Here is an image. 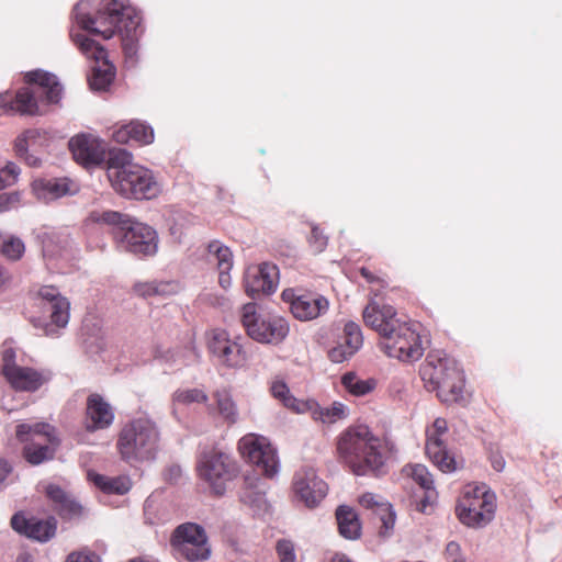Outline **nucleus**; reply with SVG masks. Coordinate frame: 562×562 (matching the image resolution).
<instances>
[{"label":"nucleus","mask_w":562,"mask_h":562,"mask_svg":"<svg viewBox=\"0 0 562 562\" xmlns=\"http://www.w3.org/2000/svg\"><path fill=\"white\" fill-rule=\"evenodd\" d=\"M74 16L81 30L103 40L120 33L125 57L135 61L140 18L127 0H80Z\"/></svg>","instance_id":"1"},{"label":"nucleus","mask_w":562,"mask_h":562,"mask_svg":"<svg viewBox=\"0 0 562 562\" xmlns=\"http://www.w3.org/2000/svg\"><path fill=\"white\" fill-rule=\"evenodd\" d=\"M363 322L381 337L380 347L391 358L401 361L419 360L425 351L420 325L400 317L389 304L372 299L362 312Z\"/></svg>","instance_id":"2"},{"label":"nucleus","mask_w":562,"mask_h":562,"mask_svg":"<svg viewBox=\"0 0 562 562\" xmlns=\"http://www.w3.org/2000/svg\"><path fill=\"white\" fill-rule=\"evenodd\" d=\"M106 175L112 188L127 199L149 200L160 191L151 171L133 162V156L126 149L109 151Z\"/></svg>","instance_id":"3"},{"label":"nucleus","mask_w":562,"mask_h":562,"mask_svg":"<svg viewBox=\"0 0 562 562\" xmlns=\"http://www.w3.org/2000/svg\"><path fill=\"white\" fill-rule=\"evenodd\" d=\"M339 456L357 475L378 473L385 462V447L367 425L348 427L338 439Z\"/></svg>","instance_id":"4"},{"label":"nucleus","mask_w":562,"mask_h":562,"mask_svg":"<svg viewBox=\"0 0 562 562\" xmlns=\"http://www.w3.org/2000/svg\"><path fill=\"white\" fill-rule=\"evenodd\" d=\"M94 223L113 225L112 235L119 250L136 256H153L158 249V236L149 225L114 211H93Z\"/></svg>","instance_id":"5"},{"label":"nucleus","mask_w":562,"mask_h":562,"mask_svg":"<svg viewBox=\"0 0 562 562\" xmlns=\"http://www.w3.org/2000/svg\"><path fill=\"white\" fill-rule=\"evenodd\" d=\"M25 81L32 87L22 88L13 99L9 92L0 94V113H38V98L47 103H57L61 99L63 87L55 75L36 69L25 74Z\"/></svg>","instance_id":"6"},{"label":"nucleus","mask_w":562,"mask_h":562,"mask_svg":"<svg viewBox=\"0 0 562 562\" xmlns=\"http://www.w3.org/2000/svg\"><path fill=\"white\" fill-rule=\"evenodd\" d=\"M159 442L157 424L148 417H138L123 426L116 446L124 461L144 462L156 459Z\"/></svg>","instance_id":"7"},{"label":"nucleus","mask_w":562,"mask_h":562,"mask_svg":"<svg viewBox=\"0 0 562 562\" xmlns=\"http://www.w3.org/2000/svg\"><path fill=\"white\" fill-rule=\"evenodd\" d=\"M423 381L436 390L446 403H457L463 398L464 375L456 360L439 355H429L420 368Z\"/></svg>","instance_id":"8"},{"label":"nucleus","mask_w":562,"mask_h":562,"mask_svg":"<svg viewBox=\"0 0 562 562\" xmlns=\"http://www.w3.org/2000/svg\"><path fill=\"white\" fill-rule=\"evenodd\" d=\"M495 501V494L485 484L468 485L457 505L460 521L472 528L486 526L494 517Z\"/></svg>","instance_id":"9"},{"label":"nucleus","mask_w":562,"mask_h":562,"mask_svg":"<svg viewBox=\"0 0 562 562\" xmlns=\"http://www.w3.org/2000/svg\"><path fill=\"white\" fill-rule=\"evenodd\" d=\"M241 323L248 336L260 344L278 345L285 339L290 330L284 317L258 315L252 303L243 306Z\"/></svg>","instance_id":"10"},{"label":"nucleus","mask_w":562,"mask_h":562,"mask_svg":"<svg viewBox=\"0 0 562 562\" xmlns=\"http://www.w3.org/2000/svg\"><path fill=\"white\" fill-rule=\"evenodd\" d=\"M70 36L80 52L95 63L89 77L90 88L94 91H105L115 77V68L110 63L106 50L88 35L71 31Z\"/></svg>","instance_id":"11"},{"label":"nucleus","mask_w":562,"mask_h":562,"mask_svg":"<svg viewBox=\"0 0 562 562\" xmlns=\"http://www.w3.org/2000/svg\"><path fill=\"white\" fill-rule=\"evenodd\" d=\"M198 472L215 494H223L227 482L238 472L235 460L226 452L212 449L202 453L198 462Z\"/></svg>","instance_id":"12"},{"label":"nucleus","mask_w":562,"mask_h":562,"mask_svg":"<svg viewBox=\"0 0 562 562\" xmlns=\"http://www.w3.org/2000/svg\"><path fill=\"white\" fill-rule=\"evenodd\" d=\"M241 457L256 465L268 477H273L279 471V460L276 449L269 439L258 434H247L238 441Z\"/></svg>","instance_id":"13"},{"label":"nucleus","mask_w":562,"mask_h":562,"mask_svg":"<svg viewBox=\"0 0 562 562\" xmlns=\"http://www.w3.org/2000/svg\"><path fill=\"white\" fill-rule=\"evenodd\" d=\"M171 546L179 557L190 562L207 560L211 554L206 535L203 528L195 524L188 522L177 527Z\"/></svg>","instance_id":"14"},{"label":"nucleus","mask_w":562,"mask_h":562,"mask_svg":"<svg viewBox=\"0 0 562 562\" xmlns=\"http://www.w3.org/2000/svg\"><path fill=\"white\" fill-rule=\"evenodd\" d=\"M1 372L12 389L20 392H35L48 381L42 372L22 367L15 362V351L8 348L2 352Z\"/></svg>","instance_id":"15"},{"label":"nucleus","mask_w":562,"mask_h":562,"mask_svg":"<svg viewBox=\"0 0 562 562\" xmlns=\"http://www.w3.org/2000/svg\"><path fill=\"white\" fill-rule=\"evenodd\" d=\"M282 300L290 305L293 316L302 322L315 319L324 315L329 308V301L315 292L297 293L286 289L281 294Z\"/></svg>","instance_id":"16"},{"label":"nucleus","mask_w":562,"mask_h":562,"mask_svg":"<svg viewBox=\"0 0 562 562\" xmlns=\"http://www.w3.org/2000/svg\"><path fill=\"white\" fill-rule=\"evenodd\" d=\"M293 490L296 497L308 508H314L327 495V484L318 477L312 467H302L293 477Z\"/></svg>","instance_id":"17"},{"label":"nucleus","mask_w":562,"mask_h":562,"mask_svg":"<svg viewBox=\"0 0 562 562\" xmlns=\"http://www.w3.org/2000/svg\"><path fill=\"white\" fill-rule=\"evenodd\" d=\"M447 430L446 419L437 418L434 422L431 430L427 432L426 453L440 471L451 473L458 469V461L441 439Z\"/></svg>","instance_id":"18"},{"label":"nucleus","mask_w":562,"mask_h":562,"mask_svg":"<svg viewBox=\"0 0 562 562\" xmlns=\"http://www.w3.org/2000/svg\"><path fill=\"white\" fill-rule=\"evenodd\" d=\"M69 149L74 159L85 167L101 165L105 159L104 142L91 134L74 136L69 140Z\"/></svg>","instance_id":"19"},{"label":"nucleus","mask_w":562,"mask_h":562,"mask_svg":"<svg viewBox=\"0 0 562 562\" xmlns=\"http://www.w3.org/2000/svg\"><path fill=\"white\" fill-rule=\"evenodd\" d=\"M278 268L265 262L249 267L245 272V290L248 295L255 297L260 293L269 294L277 289Z\"/></svg>","instance_id":"20"},{"label":"nucleus","mask_w":562,"mask_h":562,"mask_svg":"<svg viewBox=\"0 0 562 562\" xmlns=\"http://www.w3.org/2000/svg\"><path fill=\"white\" fill-rule=\"evenodd\" d=\"M11 526L19 533L41 542L48 541L53 538L57 528L55 518L41 520L34 517L26 518L22 514H15L11 518Z\"/></svg>","instance_id":"21"},{"label":"nucleus","mask_w":562,"mask_h":562,"mask_svg":"<svg viewBox=\"0 0 562 562\" xmlns=\"http://www.w3.org/2000/svg\"><path fill=\"white\" fill-rule=\"evenodd\" d=\"M363 344V337L358 324L348 322L344 327L341 340L328 351V358L335 363L349 360Z\"/></svg>","instance_id":"22"},{"label":"nucleus","mask_w":562,"mask_h":562,"mask_svg":"<svg viewBox=\"0 0 562 562\" xmlns=\"http://www.w3.org/2000/svg\"><path fill=\"white\" fill-rule=\"evenodd\" d=\"M32 190L37 200L48 203L77 193L78 186L68 178L37 179L33 181Z\"/></svg>","instance_id":"23"},{"label":"nucleus","mask_w":562,"mask_h":562,"mask_svg":"<svg viewBox=\"0 0 562 562\" xmlns=\"http://www.w3.org/2000/svg\"><path fill=\"white\" fill-rule=\"evenodd\" d=\"M38 296L46 302L50 310L52 325L65 328L69 322L70 303L55 286L45 285L38 290Z\"/></svg>","instance_id":"24"},{"label":"nucleus","mask_w":562,"mask_h":562,"mask_svg":"<svg viewBox=\"0 0 562 562\" xmlns=\"http://www.w3.org/2000/svg\"><path fill=\"white\" fill-rule=\"evenodd\" d=\"M114 419L111 406L99 394H91L87 400V424L89 431L108 428Z\"/></svg>","instance_id":"25"},{"label":"nucleus","mask_w":562,"mask_h":562,"mask_svg":"<svg viewBox=\"0 0 562 562\" xmlns=\"http://www.w3.org/2000/svg\"><path fill=\"white\" fill-rule=\"evenodd\" d=\"M304 414H310L313 420L331 425L349 416V408L340 402H334L328 407H322L315 400L307 398Z\"/></svg>","instance_id":"26"},{"label":"nucleus","mask_w":562,"mask_h":562,"mask_svg":"<svg viewBox=\"0 0 562 562\" xmlns=\"http://www.w3.org/2000/svg\"><path fill=\"white\" fill-rule=\"evenodd\" d=\"M116 143L125 144L131 140L140 145H148L154 142V131L151 126L140 121H132L126 125H122L112 134Z\"/></svg>","instance_id":"27"},{"label":"nucleus","mask_w":562,"mask_h":562,"mask_svg":"<svg viewBox=\"0 0 562 562\" xmlns=\"http://www.w3.org/2000/svg\"><path fill=\"white\" fill-rule=\"evenodd\" d=\"M46 496L63 517L74 518L82 514V506L69 493L56 484H48L46 486Z\"/></svg>","instance_id":"28"},{"label":"nucleus","mask_w":562,"mask_h":562,"mask_svg":"<svg viewBox=\"0 0 562 562\" xmlns=\"http://www.w3.org/2000/svg\"><path fill=\"white\" fill-rule=\"evenodd\" d=\"M16 437L21 441H47L56 443L55 428L47 423L20 424L16 426Z\"/></svg>","instance_id":"29"},{"label":"nucleus","mask_w":562,"mask_h":562,"mask_svg":"<svg viewBox=\"0 0 562 562\" xmlns=\"http://www.w3.org/2000/svg\"><path fill=\"white\" fill-rule=\"evenodd\" d=\"M88 480L105 494H126L131 487V480L125 476L110 477L93 471L88 472Z\"/></svg>","instance_id":"30"},{"label":"nucleus","mask_w":562,"mask_h":562,"mask_svg":"<svg viewBox=\"0 0 562 562\" xmlns=\"http://www.w3.org/2000/svg\"><path fill=\"white\" fill-rule=\"evenodd\" d=\"M336 518L340 535L350 540L359 538L361 526L357 514L348 506H339Z\"/></svg>","instance_id":"31"},{"label":"nucleus","mask_w":562,"mask_h":562,"mask_svg":"<svg viewBox=\"0 0 562 562\" xmlns=\"http://www.w3.org/2000/svg\"><path fill=\"white\" fill-rule=\"evenodd\" d=\"M271 394L274 398L279 400L284 407L296 413L304 414V408L307 404V400H299L291 394V391L286 383L282 380H276L271 384Z\"/></svg>","instance_id":"32"},{"label":"nucleus","mask_w":562,"mask_h":562,"mask_svg":"<svg viewBox=\"0 0 562 562\" xmlns=\"http://www.w3.org/2000/svg\"><path fill=\"white\" fill-rule=\"evenodd\" d=\"M41 137V132L37 130H29L15 140V151L18 156L23 157L29 166L36 167L40 165V159L29 154L30 148L37 146V140Z\"/></svg>","instance_id":"33"},{"label":"nucleus","mask_w":562,"mask_h":562,"mask_svg":"<svg viewBox=\"0 0 562 562\" xmlns=\"http://www.w3.org/2000/svg\"><path fill=\"white\" fill-rule=\"evenodd\" d=\"M216 358L229 368H241L247 362V353L236 339H232Z\"/></svg>","instance_id":"34"},{"label":"nucleus","mask_w":562,"mask_h":562,"mask_svg":"<svg viewBox=\"0 0 562 562\" xmlns=\"http://www.w3.org/2000/svg\"><path fill=\"white\" fill-rule=\"evenodd\" d=\"M53 443L47 441H33L27 443L23 449V454L26 461L31 464L37 465L54 457L55 449Z\"/></svg>","instance_id":"35"},{"label":"nucleus","mask_w":562,"mask_h":562,"mask_svg":"<svg viewBox=\"0 0 562 562\" xmlns=\"http://www.w3.org/2000/svg\"><path fill=\"white\" fill-rule=\"evenodd\" d=\"M342 386L355 396H364L375 389L373 379H361L355 372H347L341 376Z\"/></svg>","instance_id":"36"},{"label":"nucleus","mask_w":562,"mask_h":562,"mask_svg":"<svg viewBox=\"0 0 562 562\" xmlns=\"http://www.w3.org/2000/svg\"><path fill=\"white\" fill-rule=\"evenodd\" d=\"M209 260L216 263L218 271H231L233 267V254L231 249L218 240H213L207 246Z\"/></svg>","instance_id":"37"},{"label":"nucleus","mask_w":562,"mask_h":562,"mask_svg":"<svg viewBox=\"0 0 562 562\" xmlns=\"http://www.w3.org/2000/svg\"><path fill=\"white\" fill-rule=\"evenodd\" d=\"M214 397L222 418L229 425L236 424L239 414L232 395L227 391H218L214 394Z\"/></svg>","instance_id":"38"},{"label":"nucleus","mask_w":562,"mask_h":562,"mask_svg":"<svg viewBox=\"0 0 562 562\" xmlns=\"http://www.w3.org/2000/svg\"><path fill=\"white\" fill-rule=\"evenodd\" d=\"M403 471L407 476H411L425 491L434 490L432 475L428 469L423 464H411L406 465Z\"/></svg>","instance_id":"39"},{"label":"nucleus","mask_w":562,"mask_h":562,"mask_svg":"<svg viewBox=\"0 0 562 562\" xmlns=\"http://www.w3.org/2000/svg\"><path fill=\"white\" fill-rule=\"evenodd\" d=\"M209 397L202 389H180L172 395L176 404L190 405L193 403H205Z\"/></svg>","instance_id":"40"},{"label":"nucleus","mask_w":562,"mask_h":562,"mask_svg":"<svg viewBox=\"0 0 562 562\" xmlns=\"http://www.w3.org/2000/svg\"><path fill=\"white\" fill-rule=\"evenodd\" d=\"M231 340L232 338L226 330L220 328L212 329L207 334V348L214 357H217Z\"/></svg>","instance_id":"41"},{"label":"nucleus","mask_w":562,"mask_h":562,"mask_svg":"<svg viewBox=\"0 0 562 562\" xmlns=\"http://www.w3.org/2000/svg\"><path fill=\"white\" fill-rule=\"evenodd\" d=\"M0 248L3 252V255L12 260H16V259L21 258V256L23 255V252L25 250L23 241L16 237H10L8 239H4L2 237Z\"/></svg>","instance_id":"42"},{"label":"nucleus","mask_w":562,"mask_h":562,"mask_svg":"<svg viewBox=\"0 0 562 562\" xmlns=\"http://www.w3.org/2000/svg\"><path fill=\"white\" fill-rule=\"evenodd\" d=\"M241 501L258 510H266L268 507L265 494L261 491L247 488L241 494Z\"/></svg>","instance_id":"43"},{"label":"nucleus","mask_w":562,"mask_h":562,"mask_svg":"<svg viewBox=\"0 0 562 562\" xmlns=\"http://www.w3.org/2000/svg\"><path fill=\"white\" fill-rule=\"evenodd\" d=\"M19 175L20 168L14 162H8L0 170V190L13 186L18 181Z\"/></svg>","instance_id":"44"},{"label":"nucleus","mask_w":562,"mask_h":562,"mask_svg":"<svg viewBox=\"0 0 562 562\" xmlns=\"http://www.w3.org/2000/svg\"><path fill=\"white\" fill-rule=\"evenodd\" d=\"M381 513H378L382 522V529L380 533L382 536H389L395 525V513L392 510L391 505H381Z\"/></svg>","instance_id":"45"},{"label":"nucleus","mask_w":562,"mask_h":562,"mask_svg":"<svg viewBox=\"0 0 562 562\" xmlns=\"http://www.w3.org/2000/svg\"><path fill=\"white\" fill-rule=\"evenodd\" d=\"M308 243L315 252H322L327 246L328 237L319 229L318 226L314 225L312 227Z\"/></svg>","instance_id":"46"},{"label":"nucleus","mask_w":562,"mask_h":562,"mask_svg":"<svg viewBox=\"0 0 562 562\" xmlns=\"http://www.w3.org/2000/svg\"><path fill=\"white\" fill-rule=\"evenodd\" d=\"M359 503L362 507L367 509H372L376 514L381 513V505H390L382 497L376 496L372 493H366L359 498Z\"/></svg>","instance_id":"47"},{"label":"nucleus","mask_w":562,"mask_h":562,"mask_svg":"<svg viewBox=\"0 0 562 562\" xmlns=\"http://www.w3.org/2000/svg\"><path fill=\"white\" fill-rule=\"evenodd\" d=\"M21 195L19 192L0 193V213L10 211L20 204Z\"/></svg>","instance_id":"48"},{"label":"nucleus","mask_w":562,"mask_h":562,"mask_svg":"<svg viewBox=\"0 0 562 562\" xmlns=\"http://www.w3.org/2000/svg\"><path fill=\"white\" fill-rule=\"evenodd\" d=\"M133 291L140 297L156 296V281H139L133 285Z\"/></svg>","instance_id":"49"},{"label":"nucleus","mask_w":562,"mask_h":562,"mask_svg":"<svg viewBox=\"0 0 562 562\" xmlns=\"http://www.w3.org/2000/svg\"><path fill=\"white\" fill-rule=\"evenodd\" d=\"M156 296H169L178 293L181 289L176 281H156Z\"/></svg>","instance_id":"50"},{"label":"nucleus","mask_w":562,"mask_h":562,"mask_svg":"<svg viewBox=\"0 0 562 562\" xmlns=\"http://www.w3.org/2000/svg\"><path fill=\"white\" fill-rule=\"evenodd\" d=\"M277 552L280 558V562H294L295 554L293 546L290 541L281 540L277 544Z\"/></svg>","instance_id":"51"},{"label":"nucleus","mask_w":562,"mask_h":562,"mask_svg":"<svg viewBox=\"0 0 562 562\" xmlns=\"http://www.w3.org/2000/svg\"><path fill=\"white\" fill-rule=\"evenodd\" d=\"M445 557L447 562H465L461 554L460 544L456 541H450L445 550Z\"/></svg>","instance_id":"52"},{"label":"nucleus","mask_w":562,"mask_h":562,"mask_svg":"<svg viewBox=\"0 0 562 562\" xmlns=\"http://www.w3.org/2000/svg\"><path fill=\"white\" fill-rule=\"evenodd\" d=\"M67 562H100V558L95 553L86 550L70 553Z\"/></svg>","instance_id":"53"},{"label":"nucleus","mask_w":562,"mask_h":562,"mask_svg":"<svg viewBox=\"0 0 562 562\" xmlns=\"http://www.w3.org/2000/svg\"><path fill=\"white\" fill-rule=\"evenodd\" d=\"M10 464L5 460L0 459V490L4 486V481L7 476L10 474Z\"/></svg>","instance_id":"54"},{"label":"nucleus","mask_w":562,"mask_h":562,"mask_svg":"<svg viewBox=\"0 0 562 562\" xmlns=\"http://www.w3.org/2000/svg\"><path fill=\"white\" fill-rule=\"evenodd\" d=\"M165 476L170 482H176L181 476V468L178 465L170 467L166 473Z\"/></svg>","instance_id":"55"},{"label":"nucleus","mask_w":562,"mask_h":562,"mask_svg":"<svg viewBox=\"0 0 562 562\" xmlns=\"http://www.w3.org/2000/svg\"><path fill=\"white\" fill-rule=\"evenodd\" d=\"M218 282L223 289H227L231 285L229 271H220Z\"/></svg>","instance_id":"56"},{"label":"nucleus","mask_w":562,"mask_h":562,"mask_svg":"<svg viewBox=\"0 0 562 562\" xmlns=\"http://www.w3.org/2000/svg\"><path fill=\"white\" fill-rule=\"evenodd\" d=\"M492 465L496 471H503L505 468V460L501 456L492 457Z\"/></svg>","instance_id":"57"},{"label":"nucleus","mask_w":562,"mask_h":562,"mask_svg":"<svg viewBox=\"0 0 562 562\" xmlns=\"http://www.w3.org/2000/svg\"><path fill=\"white\" fill-rule=\"evenodd\" d=\"M15 562H32V557L24 552L19 554Z\"/></svg>","instance_id":"58"},{"label":"nucleus","mask_w":562,"mask_h":562,"mask_svg":"<svg viewBox=\"0 0 562 562\" xmlns=\"http://www.w3.org/2000/svg\"><path fill=\"white\" fill-rule=\"evenodd\" d=\"M331 562H353L349 558H347L345 554H336Z\"/></svg>","instance_id":"59"},{"label":"nucleus","mask_w":562,"mask_h":562,"mask_svg":"<svg viewBox=\"0 0 562 562\" xmlns=\"http://www.w3.org/2000/svg\"><path fill=\"white\" fill-rule=\"evenodd\" d=\"M361 274H362L364 278H367L369 281H371V280H372V276H371V273L369 272V270H368V269L362 268V269H361Z\"/></svg>","instance_id":"60"},{"label":"nucleus","mask_w":562,"mask_h":562,"mask_svg":"<svg viewBox=\"0 0 562 562\" xmlns=\"http://www.w3.org/2000/svg\"><path fill=\"white\" fill-rule=\"evenodd\" d=\"M5 280H7V274L3 271V269L0 267V285H2Z\"/></svg>","instance_id":"61"},{"label":"nucleus","mask_w":562,"mask_h":562,"mask_svg":"<svg viewBox=\"0 0 562 562\" xmlns=\"http://www.w3.org/2000/svg\"><path fill=\"white\" fill-rule=\"evenodd\" d=\"M46 334H47V335H54V334H55V331H54L50 327H48V328L46 329Z\"/></svg>","instance_id":"62"},{"label":"nucleus","mask_w":562,"mask_h":562,"mask_svg":"<svg viewBox=\"0 0 562 562\" xmlns=\"http://www.w3.org/2000/svg\"><path fill=\"white\" fill-rule=\"evenodd\" d=\"M423 503H425V501H424ZM425 506H426V505H425V504H423L422 510H425Z\"/></svg>","instance_id":"63"}]
</instances>
